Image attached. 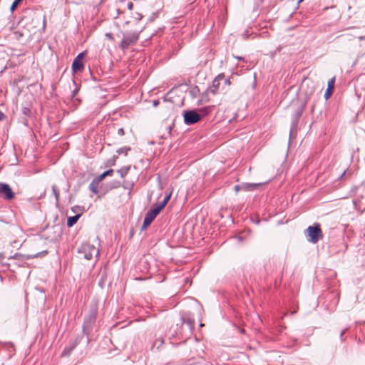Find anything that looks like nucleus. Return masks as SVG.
<instances>
[{"mask_svg":"<svg viewBox=\"0 0 365 365\" xmlns=\"http://www.w3.org/2000/svg\"><path fill=\"white\" fill-rule=\"evenodd\" d=\"M120 133H123V129H120Z\"/></svg>","mask_w":365,"mask_h":365,"instance_id":"nucleus-21","label":"nucleus"},{"mask_svg":"<svg viewBox=\"0 0 365 365\" xmlns=\"http://www.w3.org/2000/svg\"><path fill=\"white\" fill-rule=\"evenodd\" d=\"M120 173V176L123 178L128 173V169H121L118 171Z\"/></svg>","mask_w":365,"mask_h":365,"instance_id":"nucleus-18","label":"nucleus"},{"mask_svg":"<svg viewBox=\"0 0 365 365\" xmlns=\"http://www.w3.org/2000/svg\"><path fill=\"white\" fill-rule=\"evenodd\" d=\"M120 133H123V129H120Z\"/></svg>","mask_w":365,"mask_h":365,"instance_id":"nucleus-22","label":"nucleus"},{"mask_svg":"<svg viewBox=\"0 0 365 365\" xmlns=\"http://www.w3.org/2000/svg\"><path fill=\"white\" fill-rule=\"evenodd\" d=\"M103 180H100V177L98 176L93 179V180L89 185V189L94 193L97 194L98 192V185Z\"/></svg>","mask_w":365,"mask_h":365,"instance_id":"nucleus-11","label":"nucleus"},{"mask_svg":"<svg viewBox=\"0 0 365 365\" xmlns=\"http://www.w3.org/2000/svg\"><path fill=\"white\" fill-rule=\"evenodd\" d=\"M171 195H172V190L171 191L167 190L166 195H165V197L163 201L160 204H156L155 205H157L162 210L165 207V206L167 205V203L169 202V200L171 197Z\"/></svg>","mask_w":365,"mask_h":365,"instance_id":"nucleus-12","label":"nucleus"},{"mask_svg":"<svg viewBox=\"0 0 365 365\" xmlns=\"http://www.w3.org/2000/svg\"><path fill=\"white\" fill-rule=\"evenodd\" d=\"M138 38V34L135 33L130 36H126L121 41L120 46L123 48H127L129 45L135 43Z\"/></svg>","mask_w":365,"mask_h":365,"instance_id":"nucleus-9","label":"nucleus"},{"mask_svg":"<svg viewBox=\"0 0 365 365\" xmlns=\"http://www.w3.org/2000/svg\"><path fill=\"white\" fill-rule=\"evenodd\" d=\"M0 194L3 195L4 198L11 200L14 197V193L8 184L0 183Z\"/></svg>","mask_w":365,"mask_h":365,"instance_id":"nucleus-8","label":"nucleus"},{"mask_svg":"<svg viewBox=\"0 0 365 365\" xmlns=\"http://www.w3.org/2000/svg\"><path fill=\"white\" fill-rule=\"evenodd\" d=\"M334 83H335V77L331 78L327 83V88L324 93V98L325 99H329L330 96H331L334 88Z\"/></svg>","mask_w":365,"mask_h":365,"instance_id":"nucleus-10","label":"nucleus"},{"mask_svg":"<svg viewBox=\"0 0 365 365\" xmlns=\"http://www.w3.org/2000/svg\"><path fill=\"white\" fill-rule=\"evenodd\" d=\"M314 92V86L311 81H304L301 86V93L305 96V100L308 101Z\"/></svg>","mask_w":365,"mask_h":365,"instance_id":"nucleus-6","label":"nucleus"},{"mask_svg":"<svg viewBox=\"0 0 365 365\" xmlns=\"http://www.w3.org/2000/svg\"><path fill=\"white\" fill-rule=\"evenodd\" d=\"M161 210L157 206L154 207L145 215L142 229H146L154 220L156 216L160 212Z\"/></svg>","mask_w":365,"mask_h":365,"instance_id":"nucleus-4","label":"nucleus"},{"mask_svg":"<svg viewBox=\"0 0 365 365\" xmlns=\"http://www.w3.org/2000/svg\"><path fill=\"white\" fill-rule=\"evenodd\" d=\"M308 241L315 244L319 240L323 238V233L319 224L314 223L312 226H309L306 230Z\"/></svg>","mask_w":365,"mask_h":365,"instance_id":"nucleus-3","label":"nucleus"},{"mask_svg":"<svg viewBox=\"0 0 365 365\" xmlns=\"http://www.w3.org/2000/svg\"><path fill=\"white\" fill-rule=\"evenodd\" d=\"M231 90V81L230 78H225L224 73L217 75L207 89L202 93L200 99V103H206L211 99L210 96L217 94L226 95Z\"/></svg>","mask_w":365,"mask_h":365,"instance_id":"nucleus-1","label":"nucleus"},{"mask_svg":"<svg viewBox=\"0 0 365 365\" xmlns=\"http://www.w3.org/2000/svg\"><path fill=\"white\" fill-rule=\"evenodd\" d=\"M79 217H80V215H77L68 217L67 220V225L68 227L73 226L77 222Z\"/></svg>","mask_w":365,"mask_h":365,"instance_id":"nucleus-14","label":"nucleus"},{"mask_svg":"<svg viewBox=\"0 0 365 365\" xmlns=\"http://www.w3.org/2000/svg\"><path fill=\"white\" fill-rule=\"evenodd\" d=\"M262 183H246L242 186V188L246 191H251L257 189Z\"/></svg>","mask_w":365,"mask_h":365,"instance_id":"nucleus-13","label":"nucleus"},{"mask_svg":"<svg viewBox=\"0 0 365 365\" xmlns=\"http://www.w3.org/2000/svg\"><path fill=\"white\" fill-rule=\"evenodd\" d=\"M22 0H15L11 6V10H14L16 9V7L18 6V4Z\"/></svg>","mask_w":365,"mask_h":365,"instance_id":"nucleus-17","label":"nucleus"},{"mask_svg":"<svg viewBox=\"0 0 365 365\" xmlns=\"http://www.w3.org/2000/svg\"><path fill=\"white\" fill-rule=\"evenodd\" d=\"M99 249L89 243H83L78 250L77 259L82 266L93 267L98 260Z\"/></svg>","mask_w":365,"mask_h":365,"instance_id":"nucleus-2","label":"nucleus"},{"mask_svg":"<svg viewBox=\"0 0 365 365\" xmlns=\"http://www.w3.org/2000/svg\"><path fill=\"white\" fill-rule=\"evenodd\" d=\"M234 188H235V192H239V190L242 188V187H241V186H240V185H235V187H234Z\"/></svg>","mask_w":365,"mask_h":365,"instance_id":"nucleus-19","label":"nucleus"},{"mask_svg":"<svg viewBox=\"0 0 365 365\" xmlns=\"http://www.w3.org/2000/svg\"><path fill=\"white\" fill-rule=\"evenodd\" d=\"M85 56V53L82 52L79 53L76 58L74 59L72 63V70L74 73H77L78 71H81L83 70V58Z\"/></svg>","mask_w":365,"mask_h":365,"instance_id":"nucleus-7","label":"nucleus"},{"mask_svg":"<svg viewBox=\"0 0 365 365\" xmlns=\"http://www.w3.org/2000/svg\"><path fill=\"white\" fill-rule=\"evenodd\" d=\"M4 118V114L0 110V121Z\"/></svg>","mask_w":365,"mask_h":365,"instance_id":"nucleus-20","label":"nucleus"},{"mask_svg":"<svg viewBox=\"0 0 365 365\" xmlns=\"http://www.w3.org/2000/svg\"><path fill=\"white\" fill-rule=\"evenodd\" d=\"M184 122L187 125H192L201 120V115L195 110L185 111L183 113Z\"/></svg>","mask_w":365,"mask_h":365,"instance_id":"nucleus-5","label":"nucleus"},{"mask_svg":"<svg viewBox=\"0 0 365 365\" xmlns=\"http://www.w3.org/2000/svg\"><path fill=\"white\" fill-rule=\"evenodd\" d=\"M113 170L112 169H110L104 173H103L101 175H99L100 180H103L106 176L111 175Z\"/></svg>","mask_w":365,"mask_h":365,"instance_id":"nucleus-15","label":"nucleus"},{"mask_svg":"<svg viewBox=\"0 0 365 365\" xmlns=\"http://www.w3.org/2000/svg\"><path fill=\"white\" fill-rule=\"evenodd\" d=\"M52 190H53V192L55 195V197L56 199V200L58 201V198H59V196H60V194H59V191L58 190L57 187L56 186H53L52 187Z\"/></svg>","mask_w":365,"mask_h":365,"instance_id":"nucleus-16","label":"nucleus"}]
</instances>
